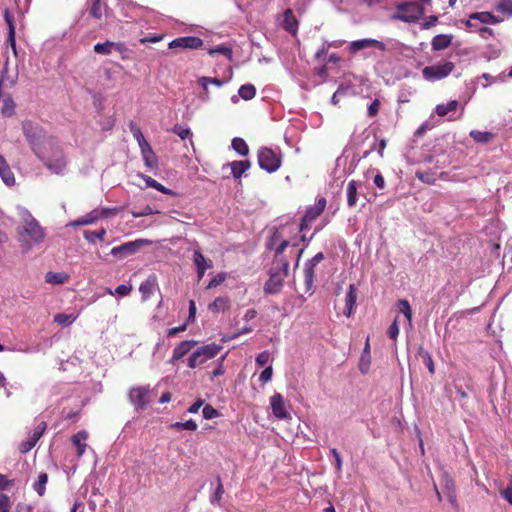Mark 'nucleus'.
I'll return each mask as SVG.
<instances>
[{
  "label": "nucleus",
  "instance_id": "nucleus-39",
  "mask_svg": "<svg viewBox=\"0 0 512 512\" xmlns=\"http://www.w3.org/2000/svg\"><path fill=\"white\" fill-rule=\"evenodd\" d=\"M68 275L66 274H60V272H47L45 276V280L48 283L52 284H63L65 281H67Z\"/></svg>",
  "mask_w": 512,
  "mask_h": 512
},
{
  "label": "nucleus",
  "instance_id": "nucleus-47",
  "mask_svg": "<svg viewBox=\"0 0 512 512\" xmlns=\"http://www.w3.org/2000/svg\"><path fill=\"white\" fill-rule=\"evenodd\" d=\"M172 427L176 429H188L189 431H195L198 428V424L193 419H188L186 422H176L172 424Z\"/></svg>",
  "mask_w": 512,
  "mask_h": 512
},
{
  "label": "nucleus",
  "instance_id": "nucleus-50",
  "mask_svg": "<svg viewBox=\"0 0 512 512\" xmlns=\"http://www.w3.org/2000/svg\"><path fill=\"white\" fill-rule=\"evenodd\" d=\"M36 445L35 440L32 435L29 436L27 440H24V442H21L18 446V449L21 453H26L28 451H31V449Z\"/></svg>",
  "mask_w": 512,
  "mask_h": 512
},
{
  "label": "nucleus",
  "instance_id": "nucleus-33",
  "mask_svg": "<svg viewBox=\"0 0 512 512\" xmlns=\"http://www.w3.org/2000/svg\"><path fill=\"white\" fill-rule=\"evenodd\" d=\"M418 355L422 358L423 363L427 367L430 373H435V363L432 359V356L429 351H426L425 348L419 347Z\"/></svg>",
  "mask_w": 512,
  "mask_h": 512
},
{
  "label": "nucleus",
  "instance_id": "nucleus-63",
  "mask_svg": "<svg viewBox=\"0 0 512 512\" xmlns=\"http://www.w3.org/2000/svg\"><path fill=\"white\" fill-rule=\"evenodd\" d=\"M288 245H289L288 240H282L281 241L279 246L277 248H275V259L274 260L279 259V257H285L283 255V252H284L285 248L288 247Z\"/></svg>",
  "mask_w": 512,
  "mask_h": 512
},
{
  "label": "nucleus",
  "instance_id": "nucleus-40",
  "mask_svg": "<svg viewBox=\"0 0 512 512\" xmlns=\"http://www.w3.org/2000/svg\"><path fill=\"white\" fill-rule=\"evenodd\" d=\"M495 9L497 12L512 17V0H498Z\"/></svg>",
  "mask_w": 512,
  "mask_h": 512
},
{
  "label": "nucleus",
  "instance_id": "nucleus-7",
  "mask_svg": "<svg viewBox=\"0 0 512 512\" xmlns=\"http://www.w3.org/2000/svg\"><path fill=\"white\" fill-rule=\"evenodd\" d=\"M455 64L453 62H442L434 64L433 66H427L422 69V75L425 80H441L447 77L453 72Z\"/></svg>",
  "mask_w": 512,
  "mask_h": 512
},
{
  "label": "nucleus",
  "instance_id": "nucleus-59",
  "mask_svg": "<svg viewBox=\"0 0 512 512\" xmlns=\"http://www.w3.org/2000/svg\"><path fill=\"white\" fill-rule=\"evenodd\" d=\"M331 453L335 459V468L338 472L342 470V458L337 448H331Z\"/></svg>",
  "mask_w": 512,
  "mask_h": 512
},
{
  "label": "nucleus",
  "instance_id": "nucleus-61",
  "mask_svg": "<svg viewBox=\"0 0 512 512\" xmlns=\"http://www.w3.org/2000/svg\"><path fill=\"white\" fill-rule=\"evenodd\" d=\"M474 31L477 32L479 34V36H481L483 38H487L488 36H491V37L495 36V32L493 31L492 28H489V27H478V28L474 29Z\"/></svg>",
  "mask_w": 512,
  "mask_h": 512
},
{
  "label": "nucleus",
  "instance_id": "nucleus-14",
  "mask_svg": "<svg viewBox=\"0 0 512 512\" xmlns=\"http://www.w3.org/2000/svg\"><path fill=\"white\" fill-rule=\"evenodd\" d=\"M373 46L374 48L380 49V50H386L387 45L383 43L381 40L377 39H359V40H353L349 44V51L350 53H357L361 49L371 48Z\"/></svg>",
  "mask_w": 512,
  "mask_h": 512
},
{
  "label": "nucleus",
  "instance_id": "nucleus-24",
  "mask_svg": "<svg viewBox=\"0 0 512 512\" xmlns=\"http://www.w3.org/2000/svg\"><path fill=\"white\" fill-rule=\"evenodd\" d=\"M356 301H357V290H356L354 284H350L349 291H348L346 299H345V306H346L345 313L347 316L352 315Z\"/></svg>",
  "mask_w": 512,
  "mask_h": 512
},
{
  "label": "nucleus",
  "instance_id": "nucleus-22",
  "mask_svg": "<svg viewBox=\"0 0 512 512\" xmlns=\"http://www.w3.org/2000/svg\"><path fill=\"white\" fill-rule=\"evenodd\" d=\"M0 176L6 185L15 184L16 179L10 168V164H8L2 155H0Z\"/></svg>",
  "mask_w": 512,
  "mask_h": 512
},
{
  "label": "nucleus",
  "instance_id": "nucleus-26",
  "mask_svg": "<svg viewBox=\"0 0 512 512\" xmlns=\"http://www.w3.org/2000/svg\"><path fill=\"white\" fill-rule=\"evenodd\" d=\"M452 40V35H436L432 38L431 47L434 50L446 49L448 48Z\"/></svg>",
  "mask_w": 512,
  "mask_h": 512
},
{
  "label": "nucleus",
  "instance_id": "nucleus-62",
  "mask_svg": "<svg viewBox=\"0 0 512 512\" xmlns=\"http://www.w3.org/2000/svg\"><path fill=\"white\" fill-rule=\"evenodd\" d=\"M272 376H273V367L272 366L266 367V368H264V370L262 371V373L260 375V381H262L263 383H267V381H270L272 379Z\"/></svg>",
  "mask_w": 512,
  "mask_h": 512
},
{
  "label": "nucleus",
  "instance_id": "nucleus-11",
  "mask_svg": "<svg viewBox=\"0 0 512 512\" xmlns=\"http://www.w3.org/2000/svg\"><path fill=\"white\" fill-rule=\"evenodd\" d=\"M478 22L482 24H500L502 21L501 17H497L493 15L491 12H473L470 14L469 18L466 20L465 25L468 28L477 29L479 28Z\"/></svg>",
  "mask_w": 512,
  "mask_h": 512
},
{
  "label": "nucleus",
  "instance_id": "nucleus-57",
  "mask_svg": "<svg viewBox=\"0 0 512 512\" xmlns=\"http://www.w3.org/2000/svg\"><path fill=\"white\" fill-rule=\"evenodd\" d=\"M208 83L214 84L217 87H221V85H223V80H220V79H217V78H207V76H203L200 79V84H202V86L204 88H207V84Z\"/></svg>",
  "mask_w": 512,
  "mask_h": 512
},
{
  "label": "nucleus",
  "instance_id": "nucleus-13",
  "mask_svg": "<svg viewBox=\"0 0 512 512\" xmlns=\"http://www.w3.org/2000/svg\"><path fill=\"white\" fill-rule=\"evenodd\" d=\"M143 244L144 243L142 240H135L134 242H126L120 244V246L112 248L111 255L117 257L118 259H124V257L134 255V253L139 251Z\"/></svg>",
  "mask_w": 512,
  "mask_h": 512
},
{
  "label": "nucleus",
  "instance_id": "nucleus-51",
  "mask_svg": "<svg viewBox=\"0 0 512 512\" xmlns=\"http://www.w3.org/2000/svg\"><path fill=\"white\" fill-rule=\"evenodd\" d=\"M217 482H218V484H217V487L215 490V494L212 498V503H214V502L219 503L221 501V499L223 498V494L225 492L220 476L217 477Z\"/></svg>",
  "mask_w": 512,
  "mask_h": 512
},
{
  "label": "nucleus",
  "instance_id": "nucleus-38",
  "mask_svg": "<svg viewBox=\"0 0 512 512\" xmlns=\"http://www.w3.org/2000/svg\"><path fill=\"white\" fill-rule=\"evenodd\" d=\"M256 95V88L253 84H243L239 89V96L244 100H252Z\"/></svg>",
  "mask_w": 512,
  "mask_h": 512
},
{
  "label": "nucleus",
  "instance_id": "nucleus-49",
  "mask_svg": "<svg viewBox=\"0 0 512 512\" xmlns=\"http://www.w3.org/2000/svg\"><path fill=\"white\" fill-rule=\"evenodd\" d=\"M98 219V215L95 212H92L90 215L82 216L81 218L75 220L72 225H87L92 224L94 221Z\"/></svg>",
  "mask_w": 512,
  "mask_h": 512
},
{
  "label": "nucleus",
  "instance_id": "nucleus-27",
  "mask_svg": "<svg viewBox=\"0 0 512 512\" xmlns=\"http://www.w3.org/2000/svg\"><path fill=\"white\" fill-rule=\"evenodd\" d=\"M470 137L476 141V143L487 144L494 139L495 135L490 131H470Z\"/></svg>",
  "mask_w": 512,
  "mask_h": 512
},
{
  "label": "nucleus",
  "instance_id": "nucleus-4",
  "mask_svg": "<svg viewBox=\"0 0 512 512\" xmlns=\"http://www.w3.org/2000/svg\"><path fill=\"white\" fill-rule=\"evenodd\" d=\"M425 13L422 5L415 3V1H407V3H400L396 7V12L392 18L404 22H415L419 20Z\"/></svg>",
  "mask_w": 512,
  "mask_h": 512
},
{
  "label": "nucleus",
  "instance_id": "nucleus-9",
  "mask_svg": "<svg viewBox=\"0 0 512 512\" xmlns=\"http://www.w3.org/2000/svg\"><path fill=\"white\" fill-rule=\"evenodd\" d=\"M326 205L327 200L325 198H320L314 206L308 207L299 225V230L304 231V229L308 228L310 223L324 212Z\"/></svg>",
  "mask_w": 512,
  "mask_h": 512
},
{
  "label": "nucleus",
  "instance_id": "nucleus-44",
  "mask_svg": "<svg viewBox=\"0 0 512 512\" xmlns=\"http://www.w3.org/2000/svg\"><path fill=\"white\" fill-rule=\"evenodd\" d=\"M416 177L422 183L433 185L436 183L433 172L430 171H416Z\"/></svg>",
  "mask_w": 512,
  "mask_h": 512
},
{
  "label": "nucleus",
  "instance_id": "nucleus-29",
  "mask_svg": "<svg viewBox=\"0 0 512 512\" xmlns=\"http://www.w3.org/2000/svg\"><path fill=\"white\" fill-rule=\"evenodd\" d=\"M171 131L174 132L181 140H189L193 145V132L189 127L182 126V124H175Z\"/></svg>",
  "mask_w": 512,
  "mask_h": 512
},
{
  "label": "nucleus",
  "instance_id": "nucleus-30",
  "mask_svg": "<svg viewBox=\"0 0 512 512\" xmlns=\"http://www.w3.org/2000/svg\"><path fill=\"white\" fill-rule=\"evenodd\" d=\"M49 480V475L46 472H40L38 479L33 483V488L39 496H43L46 492V484Z\"/></svg>",
  "mask_w": 512,
  "mask_h": 512
},
{
  "label": "nucleus",
  "instance_id": "nucleus-36",
  "mask_svg": "<svg viewBox=\"0 0 512 512\" xmlns=\"http://www.w3.org/2000/svg\"><path fill=\"white\" fill-rule=\"evenodd\" d=\"M142 157H143L144 162L148 168H150V169L157 168L158 159H157V156L151 146L148 148V150L145 152V154Z\"/></svg>",
  "mask_w": 512,
  "mask_h": 512
},
{
  "label": "nucleus",
  "instance_id": "nucleus-64",
  "mask_svg": "<svg viewBox=\"0 0 512 512\" xmlns=\"http://www.w3.org/2000/svg\"><path fill=\"white\" fill-rule=\"evenodd\" d=\"M131 289L132 287L127 286V284H120L115 288V292L117 293V295L126 296L129 295Z\"/></svg>",
  "mask_w": 512,
  "mask_h": 512
},
{
  "label": "nucleus",
  "instance_id": "nucleus-18",
  "mask_svg": "<svg viewBox=\"0 0 512 512\" xmlns=\"http://www.w3.org/2000/svg\"><path fill=\"white\" fill-rule=\"evenodd\" d=\"M281 26L286 32L297 34L299 21L291 8L284 10Z\"/></svg>",
  "mask_w": 512,
  "mask_h": 512
},
{
  "label": "nucleus",
  "instance_id": "nucleus-55",
  "mask_svg": "<svg viewBox=\"0 0 512 512\" xmlns=\"http://www.w3.org/2000/svg\"><path fill=\"white\" fill-rule=\"evenodd\" d=\"M387 334L390 337V339L396 340L399 334V324L396 319L393 321L392 324L389 325Z\"/></svg>",
  "mask_w": 512,
  "mask_h": 512
},
{
  "label": "nucleus",
  "instance_id": "nucleus-41",
  "mask_svg": "<svg viewBox=\"0 0 512 512\" xmlns=\"http://www.w3.org/2000/svg\"><path fill=\"white\" fill-rule=\"evenodd\" d=\"M114 50L120 54L121 59L130 60L132 51L122 41H114Z\"/></svg>",
  "mask_w": 512,
  "mask_h": 512
},
{
  "label": "nucleus",
  "instance_id": "nucleus-53",
  "mask_svg": "<svg viewBox=\"0 0 512 512\" xmlns=\"http://www.w3.org/2000/svg\"><path fill=\"white\" fill-rule=\"evenodd\" d=\"M202 412L205 419H213V417L219 416L218 410L211 406V404H206V406L203 407Z\"/></svg>",
  "mask_w": 512,
  "mask_h": 512
},
{
  "label": "nucleus",
  "instance_id": "nucleus-60",
  "mask_svg": "<svg viewBox=\"0 0 512 512\" xmlns=\"http://www.w3.org/2000/svg\"><path fill=\"white\" fill-rule=\"evenodd\" d=\"M270 360V353L269 351H262L260 354L256 357V363L260 365V367H263V365L267 364Z\"/></svg>",
  "mask_w": 512,
  "mask_h": 512
},
{
  "label": "nucleus",
  "instance_id": "nucleus-32",
  "mask_svg": "<svg viewBox=\"0 0 512 512\" xmlns=\"http://www.w3.org/2000/svg\"><path fill=\"white\" fill-rule=\"evenodd\" d=\"M115 49V41L107 40L104 43H96L93 47V51L98 54H111Z\"/></svg>",
  "mask_w": 512,
  "mask_h": 512
},
{
  "label": "nucleus",
  "instance_id": "nucleus-42",
  "mask_svg": "<svg viewBox=\"0 0 512 512\" xmlns=\"http://www.w3.org/2000/svg\"><path fill=\"white\" fill-rule=\"evenodd\" d=\"M105 235V228H100L98 231H84V239L90 243H94L96 239L103 240Z\"/></svg>",
  "mask_w": 512,
  "mask_h": 512
},
{
  "label": "nucleus",
  "instance_id": "nucleus-8",
  "mask_svg": "<svg viewBox=\"0 0 512 512\" xmlns=\"http://www.w3.org/2000/svg\"><path fill=\"white\" fill-rule=\"evenodd\" d=\"M129 400L136 409H144L151 401V390L149 387H133L129 391Z\"/></svg>",
  "mask_w": 512,
  "mask_h": 512
},
{
  "label": "nucleus",
  "instance_id": "nucleus-58",
  "mask_svg": "<svg viewBox=\"0 0 512 512\" xmlns=\"http://www.w3.org/2000/svg\"><path fill=\"white\" fill-rule=\"evenodd\" d=\"M501 497L506 499V501L512 504V480L509 482L506 488H503L501 493Z\"/></svg>",
  "mask_w": 512,
  "mask_h": 512
},
{
  "label": "nucleus",
  "instance_id": "nucleus-31",
  "mask_svg": "<svg viewBox=\"0 0 512 512\" xmlns=\"http://www.w3.org/2000/svg\"><path fill=\"white\" fill-rule=\"evenodd\" d=\"M347 204L349 207H354L357 204V182L350 180L347 185Z\"/></svg>",
  "mask_w": 512,
  "mask_h": 512
},
{
  "label": "nucleus",
  "instance_id": "nucleus-52",
  "mask_svg": "<svg viewBox=\"0 0 512 512\" xmlns=\"http://www.w3.org/2000/svg\"><path fill=\"white\" fill-rule=\"evenodd\" d=\"M12 502L7 494H0V512H9Z\"/></svg>",
  "mask_w": 512,
  "mask_h": 512
},
{
  "label": "nucleus",
  "instance_id": "nucleus-3",
  "mask_svg": "<svg viewBox=\"0 0 512 512\" xmlns=\"http://www.w3.org/2000/svg\"><path fill=\"white\" fill-rule=\"evenodd\" d=\"M288 269V259L279 258L277 260H273L269 269V278L264 285V292L279 293L286 276H288Z\"/></svg>",
  "mask_w": 512,
  "mask_h": 512
},
{
  "label": "nucleus",
  "instance_id": "nucleus-35",
  "mask_svg": "<svg viewBox=\"0 0 512 512\" xmlns=\"http://www.w3.org/2000/svg\"><path fill=\"white\" fill-rule=\"evenodd\" d=\"M231 146L241 156H247L249 153L248 144L242 138H234Z\"/></svg>",
  "mask_w": 512,
  "mask_h": 512
},
{
  "label": "nucleus",
  "instance_id": "nucleus-21",
  "mask_svg": "<svg viewBox=\"0 0 512 512\" xmlns=\"http://www.w3.org/2000/svg\"><path fill=\"white\" fill-rule=\"evenodd\" d=\"M157 287V276L150 275L144 282L141 283L139 291L142 295L143 300H148L153 295L155 288Z\"/></svg>",
  "mask_w": 512,
  "mask_h": 512
},
{
  "label": "nucleus",
  "instance_id": "nucleus-16",
  "mask_svg": "<svg viewBox=\"0 0 512 512\" xmlns=\"http://www.w3.org/2000/svg\"><path fill=\"white\" fill-rule=\"evenodd\" d=\"M18 76L19 72L17 68L10 70L9 62L6 60L0 76V91L5 87H13V85H15L18 80Z\"/></svg>",
  "mask_w": 512,
  "mask_h": 512
},
{
  "label": "nucleus",
  "instance_id": "nucleus-34",
  "mask_svg": "<svg viewBox=\"0 0 512 512\" xmlns=\"http://www.w3.org/2000/svg\"><path fill=\"white\" fill-rule=\"evenodd\" d=\"M193 262L194 265H199L200 267H205V272L207 269L213 267V263L211 259L205 258L200 250H195L193 253Z\"/></svg>",
  "mask_w": 512,
  "mask_h": 512
},
{
  "label": "nucleus",
  "instance_id": "nucleus-10",
  "mask_svg": "<svg viewBox=\"0 0 512 512\" xmlns=\"http://www.w3.org/2000/svg\"><path fill=\"white\" fill-rule=\"evenodd\" d=\"M324 260V254L323 252H317L316 255H314L310 260H308L307 263H305L304 268V283H305V292H310L313 283L315 280V268L318 263H321V261Z\"/></svg>",
  "mask_w": 512,
  "mask_h": 512
},
{
  "label": "nucleus",
  "instance_id": "nucleus-28",
  "mask_svg": "<svg viewBox=\"0 0 512 512\" xmlns=\"http://www.w3.org/2000/svg\"><path fill=\"white\" fill-rule=\"evenodd\" d=\"M459 107L458 100H450L446 104H437L436 106V115L438 116H447L449 112H454Z\"/></svg>",
  "mask_w": 512,
  "mask_h": 512
},
{
  "label": "nucleus",
  "instance_id": "nucleus-15",
  "mask_svg": "<svg viewBox=\"0 0 512 512\" xmlns=\"http://www.w3.org/2000/svg\"><path fill=\"white\" fill-rule=\"evenodd\" d=\"M270 404L273 415L278 419H288V417H291L285 407V399L279 392H276L270 397Z\"/></svg>",
  "mask_w": 512,
  "mask_h": 512
},
{
  "label": "nucleus",
  "instance_id": "nucleus-17",
  "mask_svg": "<svg viewBox=\"0 0 512 512\" xmlns=\"http://www.w3.org/2000/svg\"><path fill=\"white\" fill-rule=\"evenodd\" d=\"M4 21L8 27L7 42L17 54L16 27L13 13L9 9L4 10Z\"/></svg>",
  "mask_w": 512,
  "mask_h": 512
},
{
  "label": "nucleus",
  "instance_id": "nucleus-37",
  "mask_svg": "<svg viewBox=\"0 0 512 512\" xmlns=\"http://www.w3.org/2000/svg\"><path fill=\"white\" fill-rule=\"evenodd\" d=\"M106 8V4L102 0H94L89 9V15L95 18H101L103 16V9Z\"/></svg>",
  "mask_w": 512,
  "mask_h": 512
},
{
  "label": "nucleus",
  "instance_id": "nucleus-6",
  "mask_svg": "<svg viewBox=\"0 0 512 512\" xmlns=\"http://www.w3.org/2000/svg\"><path fill=\"white\" fill-rule=\"evenodd\" d=\"M220 349H222V347L216 343L205 344L197 348L188 359V367L195 368L198 367V365L206 363L207 360L217 356Z\"/></svg>",
  "mask_w": 512,
  "mask_h": 512
},
{
  "label": "nucleus",
  "instance_id": "nucleus-43",
  "mask_svg": "<svg viewBox=\"0 0 512 512\" xmlns=\"http://www.w3.org/2000/svg\"><path fill=\"white\" fill-rule=\"evenodd\" d=\"M208 52L211 56H213V54L221 53L229 60H231L233 56L231 47H227V45H218L215 48H210Z\"/></svg>",
  "mask_w": 512,
  "mask_h": 512
},
{
  "label": "nucleus",
  "instance_id": "nucleus-23",
  "mask_svg": "<svg viewBox=\"0 0 512 512\" xmlns=\"http://www.w3.org/2000/svg\"><path fill=\"white\" fill-rule=\"evenodd\" d=\"M251 167L249 160H234L230 163L232 175L235 179H241L243 174Z\"/></svg>",
  "mask_w": 512,
  "mask_h": 512
},
{
  "label": "nucleus",
  "instance_id": "nucleus-46",
  "mask_svg": "<svg viewBox=\"0 0 512 512\" xmlns=\"http://www.w3.org/2000/svg\"><path fill=\"white\" fill-rule=\"evenodd\" d=\"M398 307L408 321L412 320L411 304L406 299L398 300Z\"/></svg>",
  "mask_w": 512,
  "mask_h": 512
},
{
  "label": "nucleus",
  "instance_id": "nucleus-20",
  "mask_svg": "<svg viewBox=\"0 0 512 512\" xmlns=\"http://www.w3.org/2000/svg\"><path fill=\"white\" fill-rule=\"evenodd\" d=\"M196 344H198L196 340H182V342L176 345L171 357V361L182 359V357L187 355V353H189L191 349L196 346Z\"/></svg>",
  "mask_w": 512,
  "mask_h": 512
},
{
  "label": "nucleus",
  "instance_id": "nucleus-5",
  "mask_svg": "<svg viewBox=\"0 0 512 512\" xmlns=\"http://www.w3.org/2000/svg\"><path fill=\"white\" fill-rule=\"evenodd\" d=\"M258 165L266 172H276L282 165V155L272 148L262 147L258 151Z\"/></svg>",
  "mask_w": 512,
  "mask_h": 512
},
{
  "label": "nucleus",
  "instance_id": "nucleus-19",
  "mask_svg": "<svg viewBox=\"0 0 512 512\" xmlns=\"http://www.w3.org/2000/svg\"><path fill=\"white\" fill-rule=\"evenodd\" d=\"M88 436H89L88 431L81 430V431L76 432L71 437V442L76 448V454L78 457L83 456L85 451L88 448V444L85 443L86 440L88 439Z\"/></svg>",
  "mask_w": 512,
  "mask_h": 512
},
{
  "label": "nucleus",
  "instance_id": "nucleus-56",
  "mask_svg": "<svg viewBox=\"0 0 512 512\" xmlns=\"http://www.w3.org/2000/svg\"><path fill=\"white\" fill-rule=\"evenodd\" d=\"M381 102L379 99H374L368 108V116L375 117L378 115V111L380 109Z\"/></svg>",
  "mask_w": 512,
  "mask_h": 512
},
{
  "label": "nucleus",
  "instance_id": "nucleus-54",
  "mask_svg": "<svg viewBox=\"0 0 512 512\" xmlns=\"http://www.w3.org/2000/svg\"><path fill=\"white\" fill-rule=\"evenodd\" d=\"M223 281H225L224 274H217L216 276H213L212 279L209 280L206 288L211 289L217 287V285L222 284Z\"/></svg>",
  "mask_w": 512,
  "mask_h": 512
},
{
  "label": "nucleus",
  "instance_id": "nucleus-48",
  "mask_svg": "<svg viewBox=\"0 0 512 512\" xmlns=\"http://www.w3.org/2000/svg\"><path fill=\"white\" fill-rule=\"evenodd\" d=\"M46 428H47V424H46V422H44V420H42L41 422L36 424V426L33 428L32 436H33L36 444L38 443L41 436L44 434Z\"/></svg>",
  "mask_w": 512,
  "mask_h": 512
},
{
  "label": "nucleus",
  "instance_id": "nucleus-25",
  "mask_svg": "<svg viewBox=\"0 0 512 512\" xmlns=\"http://www.w3.org/2000/svg\"><path fill=\"white\" fill-rule=\"evenodd\" d=\"M230 300L229 298H225V296H218L212 303L209 304L208 308L213 313H218L220 311H227L230 308Z\"/></svg>",
  "mask_w": 512,
  "mask_h": 512
},
{
  "label": "nucleus",
  "instance_id": "nucleus-12",
  "mask_svg": "<svg viewBox=\"0 0 512 512\" xmlns=\"http://www.w3.org/2000/svg\"><path fill=\"white\" fill-rule=\"evenodd\" d=\"M204 41L197 36H181L171 40L168 44L170 49H198Z\"/></svg>",
  "mask_w": 512,
  "mask_h": 512
},
{
  "label": "nucleus",
  "instance_id": "nucleus-45",
  "mask_svg": "<svg viewBox=\"0 0 512 512\" xmlns=\"http://www.w3.org/2000/svg\"><path fill=\"white\" fill-rule=\"evenodd\" d=\"M76 317L73 314H56L54 315V322L60 325H70L76 320Z\"/></svg>",
  "mask_w": 512,
  "mask_h": 512
},
{
  "label": "nucleus",
  "instance_id": "nucleus-1",
  "mask_svg": "<svg viewBox=\"0 0 512 512\" xmlns=\"http://www.w3.org/2000/svg\"><path fill=\"white\" fill-rule=\"evenodd\" d=\"M21 128L33 154L45 168L55 175H64L68 160L58 139L49 135L40 124L32 120H24Z\"/></svg>",
  "mask_w": 512,
  "mask_h": 512
},
{
  "label": "nucleus",
  "instance_id": "nucleus-2",
  "mask_svg": "<svg viewBox=\"0 0 512 512\" xmlns=\"http://www.w3.org/2000/svg\"><path fill=\"white\" fill-rule=\"evenodd\" d=\"M17 234L23 252L31 251L34 245L43 243L46 237L44 229L31 214H27L24 224L17 227Z\"/></svg>",
  "mask_w": 512,
  "mask_h": 512
}]
</instances>
